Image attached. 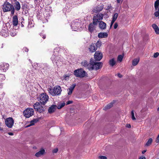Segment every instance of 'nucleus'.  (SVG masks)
<instances>
[{
	"mask_svg": "<svg viewBox=\"0 0 159 159\" xmlns=\"http://www.w3.org/2000/svg\"><path fill=\"white\" fill-rule=\"evenodd\" d=\"M48 91L49 93L53 96H57L61 94V89L60 86H55L53 89L49 88Z\"/></svg>",
	"mask_w": 159,
	"mask_h": 159,
	"instance_id": "1",
	"label": "nucleus"
},
{
	"mask_svg": "<svg viewBox=\"0 0 159 159\" xmlns=\"http://www.w3.org/2000/svg\"><path fill=\"white\" fill-rule=\"evenodd\" d=\"M75 75L77 77L83 78L86 76V73L82 69H78L75 70L74 72Z\"/></svg>",
	"mask_w": 159,
	"mask_h": 159,
	"instance_id": "2",
	"label": "nucleus"
},
{
	"mask_svg": "<svg viewBox=\"0 0 159 159\" xmlns=\"http://www.w3.org/2000/svg\"><path fill=\"white\" fill-rule=\"evenodd\" d=\"M104 15L101 13H98L95 15L93 17V24L94 25H97L98 23L102 20L103 18Z\"/></svg>",
	"mask_w": 159,
	"mask_h": 159,
	"instance_id": "3",
	"label": "nucleus"
},
{
	"mask_svg": "<svg viewBox=\"0 0 159 159\" xmlns=\"http://www.w3.org/2000/svg\"><path fill=\"white\" fill-rule=\"evenodd\" d=\"M102 62L91 61L90 70H97L101 68L102 66Z\"/></svg>",
	"mask_w": 159,
	"mask_h": 159,
	"instance_id": "4",
	"label": "nucleus"
},
{
	"mask_svg": "<svg viewBox=\"0 0 159 159\" xmlns=\"http://www.w3.org/2000/svg\"><path fill=\"white\" fill-rule=\"evenodd\" d=\"M48 96L46 93H42L40 96L39 100L42 104H44L48 101Z\"/></svg>",
	"mask_w": 159,
	"mask_h": 159,
	"instance_id": "5",
	"label": "nucleus"
},
{
	"mask_svg": "<svg viewBox=\"0 0 159 159\" xmlns=\"http://www.w3.org/2000/svg\"><path fill=\"white\" fill-rule=\"evenodd\" d=\"M80 23L78 20H76L71 23V26L73 30L77 31L80 27Z\"/></svg>",
	"mask_w": 159,
	"mask_h": 159,
	"instance_id": "6",
	"label": "nucleus"
},
{
	"mask_svg": "<svg viewBox=\"0 0 159 159\" xmlns=\"http://www.w3.org/2000/svg\"><path fill=\"white\" fill-rule=\"evenodd\" d=\"M13 6L7 2H4L2 6V9L4 12L10 11Z\"/></svg>",
	"mask_w": 159,
	"mask_h": 159,
	"instance_id": "7",
	"label": "nucleus"
},
{
	"mask_svg": "<svg viewBox=\"0 0 159 159\" xmlns=\"http://www.w3.org/2000/svg\"><path fill=\"white\" fill-rule=\"evenodd\" d=\"M14 120L12 117L6 118L5 120V123L6 125L9 128H12L14 123Z\"/></svg>",
	"mask_w": 159,
	"mask_h": 159,
	"instance_id": "8",
	"label": "nucleus"
},
{
	"mask_svg": "<svg viewBox=\"0 0 159 159\" xmlns=\"http://www.w3.org/2000/svg\"><path fill=\"white\" fill-rule=\"evenodd\" d=\"M154 7L156 11L154 15L156 17H158L159 19V0H156L154 3Z\"/></svg>",
	"mask_w": 159,
	"mask_h": 159,
	"instance_id": "9",
	"label": "nucleus"
},
{
	"mask_svg": "<svg viewBox=\"0 0 159 159\" xmlns=\"http://www.w3.org/2000/svg\"><path fill=\"white\" fill-rule=\"evenodd\" d=\"M23 113L26 117L29 118L33 115L34 111L33 110H24Z\"/></svg>",
	"mask_w": 159,
	"mask_h": 159,
	"instance_id": "10",
	"label": "nucleus"
},
{
	"mask_svg": "<svg viewBox=\"0 0 159 159\" xmlns=\"http://www.w3.org/2000/svg\"><path fill=\"white\" fill-rule=\"evenodd\" d=\"M102 57V54L101 52L98 51L96 52L94 55V57L96 61H100Z\"/></svg>",
	"mask_w": 159,
	"mask_h": 159,
	"instance_id": "11",
	"label": "nucleus"
},
{
	"mask_svg": "<svg viewBox=\"0 0 159 159\" xmlns=\"http://www.w3.org/2000/svg\"><path fill=\"white\" fill-rule=\"evenodd\" d=\"M88 49L90 52L93 53L97 50V47L95 43H92L88 47Z\"/></svg>",
	"mask_w": 159,
	"mask_h": 159,
	"instance_id": "12",
	"label": "nucleus"
},
{
	"mask_svg": "<svg viewBox=\"0 0 159 159\" xmlns=\"http://www.w3.org/2000/svg\"><path fill=\"white\" fill-rule=\"evenodd\" d=\"M56 57V55H53L51 58V59L53 63H56L57 66H58L60 65L61 64V58L60 59H58L57 61L55 59Z\"/></svg>",
	"mask_w": 159,
	"mask_h": 159,
	"instance_id": "13",
	"label": "nucleus"
},
{
	"mask_svg": "<svg viewBox=\"0 0 159 159\" xmlns=\"http://www.w3.org/2000/svg\"><path fill=\"white\" fill-rule=\"evenodd\" d=\"M9 65L7 63H2L0 65V69L3 72H5L8 68Z\"/></svg>",
	"mask_w": 159,
	"mask_h": 159,
	"instance_id": "14",
	"label": "nucleus"
},
{
	"mask_svg": "<svg viewBox=\"0 0 159 159\" xmlns=\"http://www.w3.org/2000/svg\"><path fill=\"white\" fill-rule=\"evenodd\" d=\"M91 61L89 64L87 61H85L81 62V65L85 67H87L89 70H90Z\"/></svg>",
	"mask_w": 159,
	"mask_h": 159,
	"instance_id": "15",
	"label": "nucleus"
},
{
	"mask_svg": "<svg viewBox=\"0 0 159 159\" xmlns=\"http://www.w3.org/2000/svg\"><path fill=\"white\" fill-rule=\"evenodd\" d=\"M99 27L102 30H104L106 28V24L102 21L99 22Z\"/></svg>",
	"mask_w": 159,
	"mask_h": 159,
	"instance_id": "16",
	"label": "nucleus"
},
{
	"mask_svg": "<svg viewBox=\"0 0 159 159\" xmlns=\"http://www.w3.org/2000/svg\"><path fill=\"white\" fill-rule=\"evenodd\" d=\"M108 36V34L107 32H100L98 35V37L99 38H107Z\"/></svg>",
	"mask_w": 159,
	"mask_h": 159,
	"instance_id": "17",
	"label": "nucleus"
},
{
	"mask_svg": "<svg viewBox=\"0 0 159 159\" xmlns=\"http://www.w3.org/2000/svg\"><path fill=\"white\" fill-rule=\"evenodd\" d=\"M45 153V150L43 149H42L40 151L35 153V156L37 157H39L41 156V155H43Z\"/></svg>",
	"mask_w": 159,
	"mask_h": 159,
	"instance_id": "18",
	"label": "nucleus"
},
{
	"mask_svg": "<svg viewBox=\"0 0 159 159\" xmlns=\"http://www.w3.org/2000/svg\"><path fill=\"white\" fill-rule=\"evenodd\" d=\"M103 8V6H101L100 7L97 6L95 7L93 10V12L95 13H97L98 12L101 11Z\"/></svg>",
	"mask_w": 159,
	"mask_h": 159,
	"instance_id": "19",
	"label": "nucleus"
},
{
	"mask_svg": "<svg viewBox=\"0 0 159 159\" xmlns=\"http://www.w3.org/2000/svg\"><path fill=\"white\" fill-rule=\"evenodd\" d=\"M95 25L93 24V23H91L89 24L88 30L90 32L92 33L95 29V27L94 26Z\"/></svg>",
	"mask_w": 159,
	"mask_h": 159,
	"instance_id": "20",
	"label": "nucleus"
},
{
	"mask_svg": "<svg viewBox=\"0 0 159 159\" xmlns=\"http://www.w3.org/2000/svg\"><path fill=\"white\" fill-rule=\"evenodd\" d=\"M34 109H42L43 107L40 104L39 102H36L34 105Z\"/></svg>",
	"mask_w": 159,
	"mask_h": 159,
	"instance_id": "21",
	"label": "nucleus"
},
{
	"mask_svg": "<svg viewBox=\"0 0 159 159\" xmlns=\"http://www.w3.org/2000/svg\"><path fill=\"white\" fill-rule=\"evenodd\" d=\"M13 24L14 26L17 25L18 23V19L16 16H15L13 17Z\"/></svg>",
	"mask_w": 159,
	"mask_h": 159,
	"instance_id": "22",
	"label": "nucleus"
},
{
	"mask_svg": "<svg viewBox=\"0 0 159 159\" xmlns=\"http://www.w3.org/2000/svg\"><path fill=\"white\" fill-rule=\"evenodd\" d=\"M75 84H73L67 90L68 91V94L69 95H70L71 94L73 89L75 86Z\"/></svg>",
	"mask_w": 159,
	"mask_h": 159,
	"instance_id": "23",
	"label": "nucleus"
},
{
	"mask_svg": "<svg viewBox=\"0 0 159 159\" xmlns=\"http://www.w3.org/2000/svg\"><path fill=\"white\" fill-rule=\"evenodd\" d=\"M152 27L154 29L156 34H159V29L157 25L155 24H153L152 25Z\"/></svg>",
	"mask_w": 159,
	"mask_h": 159,
	"instance_id": "24",
	"label": "nucleus"
},
{
	"mask_svg": "<svg viewBox=\"0 0 159 159\" xmlns=\"http://www.w3.org/2000/svg\"><path fill=\"white\" fill-rule=\"evenodd\" d=\"M115 102V101L113 100V101L111 102L110 103L108 104L105 107V109H108L111 108L113 106V105Z\"/></svg>",
	"mask_w": 159,
	"mask_h": 159,
	"instance_id": "25",
	"label": "nucleus"
},
{
	"mask_svg": "<svg viewBox=\"0 0 159 159\" xmlns=\"http://www.w3.org/2000/svg\"><path fill=\"white\" fill-rule=\"evenodd\" d=\"M38 121V120L37 119H34L33 120H32L31 121L30 124L26 126V127H29L33 125H34V124L37 123Z\"/></svg>",
	"mask_w": 159,
	"mask_h": 159,
	"instance_id": "26",
	"label": "nucleus"
},
{
	"mask_svg": "<svg viewBox=\"0 0 159 159\" xmlns=\"http://www.w3.org/2000/svg\"><path fill=\"white\" fill-rule=\"evenodd\" d=\"M139 61V58H136L134 59L132 61V65L134 66H135L138 64Z\"/></svg>",
	"mask_w": 159,
	"mask_h": 159,
	"instance_id": "27",
	"label": "nucleus"
},
{
	"mask_svg": "<svg viewBox=\"0 0 159 159\" xmlns=\"http://www.w3.org/2000/svg\"><path fill=\"white\" fill-rule=\"evenodd\" d=\"M109 63L111 66H113L116 64V61L113 58L109 60Z\"/></svg>",
	"mask_w": 159,
	"mask_h": 159,
	"instance_id": "28",
	"label": "nucleus"
},
{
	"mask_svg": "<svg viewBox=\"0 0 159 159\" xmlns=\"http://www.w3.org/2000/svg\"><path fill=\"white\" fill-rule=\"evenodd\" d=\"M15 7L17 11H19L20 8V5L19 2L17 1L16 2Z\"/></svg>",
	"mask_w": 159,
	"mask_h": 159,
	"instance_id": "29",
	"label": "nucleus"
},
{
	"mask_svg": "<svg viewBox=\"0 0 159 159\" xmlns=\"http://www.w3.org/2000/svg\"><path fill=\"white\" fill-rule=\"evenodd\" d=\"M131 118L133 120H136V119L134 115H135L136 117H137L136 114V112L134 113V111L133 110L131 111Z\"/></svg>",
	"mask_w": 159,
	"mask_h": 159,
	"instance_id": "30",
	"label": "nucleus"
},
{
	"mask_svg": "<svg viewBox=\"0 0 159 159\" xmlns=\"http://www.w3.org/2000/svg\"><path fill=\"white\" fill-rule=\"evenodd\" d=\"M7 32L8 31L7 30L6 31L4 30H2L0 32V34L3 36L6 37L7 36Z\"/></svg>",
	"mask_w": 159,
	"mask_h": 159,
	"instance_id": "31",
	"label": "nucleus"
},
{
	"mask_svg": "<svg viewBox=\"0 0 159 159\" xmlns=\"http://www.w3.org/2000/svg\"><path fill=\"white\" fill-rule=\"evenodd\" d=\"M65 105V103L64 102H63L62 103L59 104L57 106V108L58 109H60L64 106Z\"/></svg>",
	"mask_w": 159,
	"mask_h": 159,
	"instance_id": "32",
	"label": "nucleus"
},
{
	"mask_svg": "<svg viewBox=\"0 0 159 159\" xmlns=\"http://www.w3.org/2000/svg\"><path fill=\"white\" fill-rule=\"evenodd\" d=\"M152 138H150L148 141V142H147L146 144V146H149L152 143Z\"/></svg>",
	"mask_w": 159,
	"mask_h": 159,
	"instance_id": "33",
	"label": "nucleus"
},
{
	"mask_svg": "<svg viewBox=\"0 0 159 159\" xmlns=\"http://www.w3.org/2000/svg\"><path fill=\"white\" fill-rule=\"evenodd\" d=\"M123 55H119L117 57V60L118 61H119L120 62H121L123 59Z\"/></svg>",
	"mask_w": 159,
	"mask_h": 159,
	"instance_id": "34",
	"label": "nucleus"
},
{
	"mask_svg": "<svg viewBox=\"0 0 159 159\" xmlns=\"http://www.w3.org/2000/svg\"><path fill=\"white\" fill-rule=\"evenodd\" d=\"M118 16V14L117 13H115L113 16L112 20H116Z\"/></svg>",
	"mask_w": 159,
	"mask_h": 159,
	"instance_id": "35",
	"label": "nucleus"
},
{
	"mask_svg": "<svg viewBox=\"0 0 159 159\" xmlns=\"http://www.w3.org/2000/svg\"><path fill=\"white\" fill-rule=\"evenodd\" d=\"M101 43L102 42L101 41H98L96 43H95L96 45L97 46V48L98 47L99 48L102 45Z\"/></svg>",
	"mask_w": 159,
	"mask_h": 159,
	"instance_id": "36",
	"label": "nucleus"
},
{
	"mask_svg": "<svg viewBox=\"0 0 159 159\" xmlns=\"http://www.w3.org/2000/svg\"><path fill=\"white\" fill-rule=\"evenodd\" d=\"M57 107V106L56 105H53L49 107L48 109H56Z\"/></svg>",
	"mask_w": 159,
	"mask_h": 159,
	"instance_id": "37",
	"label": "nucleus"
},
{
	"mask_svg": "<svg viewBox=\"0 0 159 159\" xmlns=\"http://www.w3.org/2000/svg\"><path fill=\"white\" fill-rule=\"evenodd\" d=\"M47 66L46 64H42L41 65V68H42L43 69H46V67Z\"/></svg>",
	"mask_w": 159,
	"mask_h": 159,
	"instance_id": "38",
	"label": "nucleus"
},
{
	"mask_svg": "<svg viewBox=\"0 0 159 159\" xmlns=\"http://www.w3.org/2000/svg\"><path fill=\"white\" fill-rule=\"evenodd\" d=\"M98 158L99 159H107V157L106 156H101L98 157Z\"/></svg>",
	"mask_w": 159,
	"mask_h": 159,
	"instance_id": "39",
	"label": "nucleus"
},
{
	"mask_svg": "<svg viewBox=\"0 0 159 159\" xmlns=\"http://www.w3.org/2000/svg\"><path fill=\"white\" fill-rule=\"evenodd\" d=\"M159 55V53L158 52L154 53L153 57L154 58H156Z\"/></svg>",
	"mask_w": 159,
	"mask_h": 159,
	"instance_id": "40",
	"label": "nucleus"
},
{
	"mask_svg": "<svg viewBox=\"0 0 159 159\" xmlns=\"http://www.w3.org/2000/svg\"><path fill=\"white\" fill-rule=\"evenodd\" d=\"M11 14L12 15H13L14 13V7L13 6L12 7V8H11Z\"/></svg>",
	"mask_w": 159,
	"mask_h": 159,
	"instance_id": "41",
	"label": "nucleus"
},
{
	"mask_svg": "<svg viewBox=\"0 0 159 159\" xmlns=\"http://www.w3.org/2000/svg\"><path fill=\"white\" fill-rule=\"evenodd\" d=\"M115 21L116 20H112V21L111 22V23L110 25V28H111L114 23L115 22Z\"/></svg>",
	"mask_w": 159,
	"mask_h": 159,
	"instance_id": "42",
	"label": "nucleus"
},
{
	"mask_svg": "<svg viewBox=\"0 0 159 159\" xmlns=\"http://www.w3.org/2000/svg\"><path fill=\"white\" fill-rule=\"evenodd\" d=\"M58 151V149L57 148H56L54 149L52 151V152L53 153H57Z\"/></svg>",
	"mask_w": 159,
	"mask_h": 159,
	"instance_id": "43",
	"label": "nucleus"
},
{
	"mask_svg": "<svg viewBox=\"0 0 159 159\" xmlns=\"http://www.w3.org/2000/svg\"><path fill=\"white\" fill-rule=\"evenodd\" d=\"M118 25L117 23L116 22L115 23L114 25V28L115 29H116L118 27Z\"/></svg>",
	"mask_w": 159,
	"mask_h": 159,
	"instance_id": "44",
	"label": "nucleus"
},
{
	"mask_svg": "<svg viewBox=\"0 0 159 159\" xmlns=\"http://www.w3.org/2000/svg\"><path fill=\"white\" fill-rule=\"evenodd\" d=\"M73 103V101H68L66 102V104L68 105L70 104H71Z\"/></svg>",
	"mask_w": 159,
	"mask_h": 159,
	"instance_id": "45",
	"label": "nucleus"
},
{
	"mask_svg": "<svg viewBox=\"0 0 159 159\" xmlns=\"http://www.w3.org/2000/svg\"><path fill=\"white\" fill-rule=\"evenodd\" d=\"M55 110H48V112L49 113H52L55 111Z\"/></svg>",
	"mask_w": 159,
	"mask_h": 159,
	"instance_id": "46",
	"label": "nucleus"
},
{
	"mask_svg": "<svg viewBox=\"0 0 159 159\" xmlns=\"http://www.w3.org/2000/svg\"><path fill=\"white\" fill-rule=\"evenodd\" d=\"M23 50L25 52H27L29 51V49L26 48H24L23 49Z\"/></svg>",
	"mask_w": 159,
	"mask_h": 159,
	"instance_id": "47",
	"label": "nucleus"
},
{
	"mask_svg": "<svg viewBox=\"0 0 159 159\" xmlns=\"http://www.w3.org/2000/svg\"><path fill=\"white\" fill-rule=\"evenodd\" d=\"M60 58V57L59 56H57V55L56 56V57L55 58V59L57 61L58 59H59Z\"/></svg>",
	"mask_w": 159,
	"mask_h": 159,
	"instance_id": "48",
	"label": "nucleus"
},
{
	"mask_svg": "<svg viewBox=\"0 0 159 159\" xmlns=\"http://www.w3.org/2000/svg\"><path fill=\"white\" fill-rule=\"evenodd\" d=\"M116 1L117 3H119L122 2L123 0H116Z\"/></svg>",
	"mask_w": 159,
	"mask_h": 159,
	"instance_id": "49",
	"label": "nucleus"
},
{
	"mask_svg": "<svg viewBox=\"0 0 159 159\" xmlns=\"http://www.w3.org/2000/svg\"><path fill=\"white\" fill-rule=\"evenodd\" d=\"M139 159H146L145 157H143V156H142L140 157Z\"/></svg>",
	"mask_w": 159,
	"mask_h": 159,
	"instance_id": "50",
	"label": "nucleus"
},
{
	"mask_svg": "<svg viewBox=\"0 0 159 159\" xmlns=\"http://www.w3.org/2000/svg\"><path fill=\"white\" fill-rule=\"evenodd\" d=\"M117 76L119 78H121L122 76V75L120 73H118L117 74Z\"/></svg>",
	"mask_w": 159,
	"mask_h": 159,
	"instance_id": "51",
	"label": "nucleus"
},
{
	"mask_svg": "<svg viewBox=\"0 0 159 159\" xmlns=\"http://www.w3.org/2000/svg\"><path fill=\"white\" fill-rule=\"evenodd\" d=\"M126 127L128 128H129L131 127V125L129 124H127L126 125Z\"/></svg>",
	"mask_w": 159,
	"mask_h": 159,
	"instance_id": "52",
	"label": "nucleus"
},
{
	"mask_svg": "<svg viewBox=\"0 0 159 159\" xmlns=\"http://www.w3.org/2000/svg\"><path fill=\"white\" fill-rule=\"evenodd\" d=\"M8 134L10 135H13L14 134L12 132H9Z\"/></svg>",
	"mask_w": 159,
	"mask_h": 159,
	"instance_id": "53",
	"label": "nucleus"
},
{
	"mask_svg": "<svg viewBox=\"0 0 159 159\" xmlns=\"http://www.w3.org/2000/svg\"><path fill=\"white\" fill-rule=\"evenodd\" d=\"M11 34V36H14L15 35H16V33H12Z\"/></svg>",
	"mask_w": 159,
	"mask_h": 159,
	"instance_id": "54",
	"label": "nucleus"
},
{
	"mask_svg": "<svg viewBox=\"0 0 159 159\" xmlns=\"http://www.w3.org/2000/svg\"><path fill=\"white\" fill-rule=\"evenodd\" d=\"M111 7V6L110 5H109L107 6V9H109Z\"/></svg>",
	"mask_w": 159,
	"mask_h": 159,
	"instance_id": "55",
	"label": "nucleus"
},
{
	"mask_svg": "<svg viewBox=\"0 0 159 159\" xmlns=\"http://www.w3.org/2000/svg\"><path fill=\"white\" fill-rule=\"evenodd\" d=\"M146 150H144L143 151H142V153L143 154H144L146 152Z\"/></svg>",
	"mask_w": 159,
	"mask_h": 159,
	"instance_id": "56",
	"label": "nucleus"
},
{
	"mask_svg": "<svg viewBox=\"0 0 159 159\" xmlns=\"http://www.w3.org/2000/svg\"><path fill=\"white\" fill-rule=\"evenodd\" d=\"M43 39H45L46 38V36L45 35H43Z\"/></svg>",
	"mask_w": 159,
	"mask_h": 159,
	"instance_id": "57",
	"label": "nucleus"
},
{
	"mask_svg": "<svg viewBox=\"0 0 159 159\" xmlns=\"http://www.w3.org/2000/svg\"><path fill=\"white\" fill-rule=\"evenodd\" d=\"M43 111H44V110H39V112H42Z\"/></svg>",
	"mask_w": 159,
	"mask_h": 159,
	"instance_id": "58",
	"label": "nucleus"
},
{
	"mask_svg": "<svg viewBox=\"0 0 159 159\" xmlns=\"http://www.w3.org/2000/svg\"><path fill=\"white\" fill-rule=\"evenodd\" d=\"M25 109L28 110V109H33L32 108H26Z\"/></svg>",
	"mask_w": 159,
	"mask_h": 159,
	"instance_id": "59",
	"label": "nucleus"
},
{
	"mask_svg": "<svg viewBox=\"0 0 159 159\" xmlns=\"http://www.w3.org/2000/svg\"><path fill=\"white\" fill-rule=\"evenodd\" d=\"M2 83H0V88L2 87Z\"/></svg>",
	"mask_w": 159,
	"mask_h": 159,
	"instance_id": "60",
	"label": "nucleus"
},
{
	"mask_svg": "<svg viewBox=\"0 0 159 159\" xmlns=\"http://www.w3.org/2000/svg\"><path fill=\"white\" fill-rule=\"evenodd\" d=\"M2 130V129L1 128V127H0V130Z\"/></svg>",
	"mask_w": 159,
	"mask_h": 159,
	"instance_id": "61",
	"label": "nucleus"
},
{
	"mask_svg": "<svg viewBox=\"0 0 159 159\" xmlns=\"http://www.w3.org/2000/svg\"><path fill=\"white\" fill-rule=\"evenodd\" d=\"M35 1H38V0H34Z\"/></svg>",
	"mask_w": 159,
	"mask_h": 159,
	"instance_id": "62",
	"label": "nucleus"
},
{
	"mask_svg": "<svg viewBox=\"0 0 159 159\" xmlns=\"http://www.w3.org/2000/svg\"><path fill=\"white\" fill-rule=\"evenodd\" d=\"M29 61H31V60L30 59H29Z\"/></svg>",
	"mask_w": 159,
	"mask_h": 159,
	"instance_id": "63",
	"label": "nucleus"
},
{
	"mask_svg": "<svg viewBox=\"0 0 159 159\" xmlns=\"http://www.w3.org/2000/svg\"><path fill=\"white\" fill-rule=\"evenodd\" d=\"M157 109H159V107Z\"/></svg>",
	"mask_w": 159,
	"mask_h": 159,
	"instance_id": "64",
	"label": "nucleus"
}]
</instances>
